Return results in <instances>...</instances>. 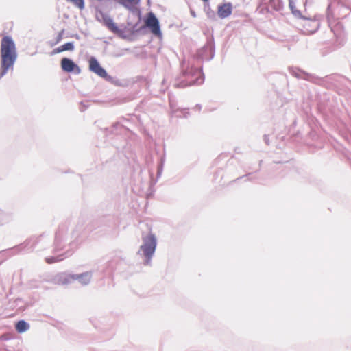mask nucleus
Listing matches in <instances>:
<instances>
[{
    "label": "nucleus",
    "mask_w": 351,
    "mask_h": 351,
    "mask_svg": "<svg viewBox=\"0 0 351 351\" xmlns=\"http://www.w3.org/2000/svg\"><path fill=\"white\" fill-rule=\"evenodd\" d=\"M118 2L125 8L130 10V6L138 5L140 2V0H119Z\"/></svg>",
    "instance_id": "obj_15"
},
{
    "label": "nucleus",
    "mask_w": 351,
    "mask_h": 351,
    "mask_svg": "<svg viewBox=\"0 0 351 351\" xmlns=\"http://www.w3.org/2000/svg\"><path fill=\"white\" fill-rule=\"evenodd\" d=\"M331 30H332V32H334L335 35H336V34H337V33H336V32H335V27H331Z\"/></svg>",
    "instance_id": "obj_25"
},
{
    "label": "nucleus",
    "mask_w": 351,
    "mask_h": 351,
    "mask_svg": "<svg viewBox=\"0 0 351 351\" xmlns=\"http://www.w3.org/2000/svg\"><path fill=\"white\" fill-rule=\"evenodd\" d=\"M198 72H199V81H201L200 82H199V84H202L204 82L205 77H204V74L203 73V69L202 67H199Z\"/></svg>",
    "instance_id": "obj_20"
},
{
    "label": "nucleus",
    "mask_w": 351,
    "mask_h": 351,
    "mask_svg": "<svg viewBox=\"0 0 351 351\" xmlns=\"http://www.w3.org/2000/svg\"><path fill=\"white\" fill-rule=\"evenodd\" d=\"M283 8V3L282 0H269L268 5L265 8L261 10V12L264 13L265 10L267 12H270V10L274 11H280Z\"/></svg>",
    "instance_id": "obj_10"
},
{
    "label": "nucleus",
    "mask_w": 351,
    "mask_h": 351,
    "mask_svg": "<svg viewBox=\"0 0 351 351\" xmlns=\"http://www.w3.org/2000/svg\"><path fill=\"white\" fill-rule=\"evenodd\" d=\"M62 69L66 72H74L76 74L81 73L80 68L73 60L69 58H64L61 60Z\"/></svg>",
    "instance_id": "obj_7"
},
{
    "label": "nucleus",
    "mask_w": 351,
    "mask_h": 351,
    "mask_svg": "<svg viewBox=\"0 0 351 351\" xmlns=\"http://www.w3.org/2000/svg\"><path fill=\"white\" fill-rule=\"evenodd\" d=\"M323 18L321 15H315L313 18L306 17L302 20V26L307 34H313L317 31L320 26V21Z\"/></svg>",
    "instance_id": "obj_5"
},
{
    "label": "nucleus",
    "mask_w": 351,
    "mask_h": 351,
    "mask_svg": "<svg viewBox=\"0 0 351 351\" xmlns=\"http://www.w3.org/2000/svg\"><path fill=\"white\" fill-rule=\"evenodd\" d=\"M244 177H247L249 180H252L253 179L255 178V177L253 176L252 173H249L245 175ZM241 178H242V177H240V178H238L237 179H241Z\"/></svg>",
    "instance_id": "obj_22"
},
{
    "label": "nucleus",
    "mask_w": 351,
    "mask_h": 351,
    "mask_svg": "<svg viewBox=\"0 0 351 351\" xmlns=\"http://www.w3.org/2000/svg\"><path fill=\"white\" fill-rule=\"evenodd\" d=\"M74 49L73 44L72 43H67L61 46V50L71 51Z\"/></svg>",
    "instance_id": "obj_19"
},
{
    "label": "nucleus",
    "mask_w": 351,
    "mask_h": 351,
    "mask_svg": "<svg viewBox=\"0 0 351 351\" xmlns=\"http://www.w3.org/2000/svg\"><path fill=\"white\" fill-rule=\"evenodd\" d=\"M89 64V69L93 73H95L100 77L105 78L107 77V72L106 70L102 68L97 60V59L94 57H91L88 60Z\"/></svg>",
    "instance_id": "obj_6"
},
{
    "label": "nucleus",
    "mask_w": 351,
    "mask_h": 351,
    "mask_svg": "<svg viewBox=\"0 0 351 351\" xmlns=\"http://www.w3.org/2000/svg\"><path fill=\"white\" fill-rule=\"evenodd\" d=\"M232 12V5L231 3L219 4L217 8V14L221 19H226L231 15Z\"/></svg>",
    "instance_id": "obj_9"
},
{
    "label": "nucleus",
    "mask_w": 351,
    "mask_h": 351,
    "mask_svg": "<svg viewBox=\"0 0 351 351\" xmlns=\"http://www.w3.org/2000/svg\"><path fill=\"white\" fill-rule=\"evenodd\" d=\"M145 25L155 36L160 39L162 38V34L160 29V23L154 13L149 12L147 14L145 20Z\"/></svg>",
    "instance_id": "obj_4"
},
{
    "label": "nucleus",
    "mask_w": 351,
    "mask_h": 351,
    "mask_svg": "<svg viewBox=\"0 0 351 351\" xmlns=\"http://www.w3.org/2000/svg\"><path fill=\"white\" fill-rule=\"evenodd\" d=\"M263 140L265 143L266 145H269V136L267 135V134H265L263 136Z\"/></svg>",
    "instance_id": "obj_23"
},
{
    "label": "nucleus",
    "mask_w": 351,
    "mask_h": 351,
    "mask_svg": "<svg viewBox=\"0 0 351 351\" xmlns=\"http://www.w3.org/2000/svg\"><path fill=\"white\" fill-rule=\"evenodd\" d=\"M17 59L15 43L12 38L5 36L1 43V70L0 78L3 77L9 70L13 69Z\"/></svg>",
    "instance_id": "obj_1"
},
{
    "label": "nucleus",
    "mask_w": 351,
    "mask_h": 351,
    "mask_svg": "<svg viewBox=\"0 0 351 351\" xmlns=\"http://www.w3.org/2000/svg\"><path fill=\"white\" fill-rule=\"evenodd\" d=\"M64 50H61V47H60L59 48H58L56 49V52L57 53H60V52H62V51H64Z\"/></svg>",
    "instance_id": "obj_24"
},
{
    "label": "nucleus",
    "mask_w": 351,
    "mask_h": 351,
    "mask_svg": "<svg viewBox=\"0 0 351 351\" xmlns=\"http://www.w3.org/2000/svg\"><path fill=\"white\" fill-rule=\"evenodd\" d=\"M204 1V3H206V2H208L210 0H202Z\"/></svg>",
    "instance_id": "obj_26"
},
{
    "label": "nucleus",
    "mask_w": 351,
    "mask_h": 351,
    "mask_svg": "<svg viewBox=\"0 0 351 351\" xmlns=\"http://www.w3.org/2000/svg\"><path fill=\"white\" fill-rule=\"evenodd\" d=\"M289 7L291 11L294 10V9H297L294 0H289Z\"/></svg>",
    "instance_id": "obj_21"
},
{
    "label": "nucleus",
    "mask_w": 351,
    "mask_h": 351,
    "mask_svg": "<svg viewBox=\"0 0 351 351\" xmlns=\"http://www.w3.org/2000/svg\"><path fill=\"white\" fill-rule=\"evenodd\" d=\"M291 13L296 19L303 20L305 17V16L302 15L301 12L298 9H294V10L291 11Z\"/></svg>",
    "instance_id": "obj_18"
},
{
    "label": "nucleus",
    "mask_w": 351,
    "mask_h": 351,
    "mask_svg": "<svg viewBox=\"0 0 351 351\" xmlns=\"http://www.w3.org/2000/svg\"><path fill=\"white\" fill-rule=\"evenodd\" d=\"M16 330L19 332H24L29 328V324L25 321H19L16 326Z\"/></svg>",
    "instance_id": "obj_16"
},
{
    "label": "nucleus",
    "mask_w": 351,
    "mask_h": 351,
    "mask_svg": "<svg viewBox=\"0 0 351 351\" xmlns=\"http://www.w3.org/2000/svg\"><path fill=\"white\" fill-rule=\"evenodd\" d=\"M92 275L89 272H85L81 274H76V280L82 285H87L91 280Z\"/></svg>",
    "instance_id": "obj_12"
},
{
    "label": "nucleus",
    "mask_w": 351,
    "mask_h": 351,
    "mask_svg": "<svg viewBox=\"0 0 351 351\" xmlns=\"http://www.w3.org/2000/svg\"><path fill=\"white\" fill-rule=\"evenodd\" d=\"M76 280V274H62L59 276L58 283L67 285Z\"/></svg>",
    "instance_id": "obj_11"
},
{
    "label": "nucleus",
    "mask_w": 351,
    "mask_h": 351,
    "mask_svg": "<svg viewBox=\"0 0 351 351\" xmlns=\"http://www.w3.org/2000/svg\"><path fill=\"white\" fill-rule=\"evenodd\" d=\"M215 56V43L213 36L206 37V44L199 49V59L209 61Z\"/></svg>",
    "instance_id": "obj_3"
},
{
    "label": "nucleus",
    "mask_w": 351,
    "mask_h": 351,
    "mask_svg": "<svg viewBox=\"0 0 351 351\" xmlns=\"http://www.w3.org/2000/svg\"><path fill=\"white\" fill-rule=\"evenodd\" d=\"M157 244V239L154 234L148 232L142 237V244L138 250V254L145 256L147 261L154 255Z\"/></svg>",
    "instance_id": "obj_2"
},
{
    "label": "nucleus",
    "mask_w": 351,
    "mask_h": 351,
    "mask_svg": "<svg viewBox=\"0 0 351 351\" xmlns=\"http://www.w3.org/2000/svg\"><path fill=\"white\" fill-rule=\"evenodd\" d=\"M204 10L209 19L212 20L216 19V13L214 10L211 9L209 1L204 3Z\"/></svg>",
    "instance_id": "obj_14"
},
{
    "label": "nucleus",
    "mask_w": 351,
    "mask_h": 351,
    "mask_svg": "<svg viewBox=\"0 0 351 351\" xmlns=\"http://www.w3.org/2000/svg\"><path fill=\"white\" fill-rule=\"evenodd\" d=\"M66 1L68 2L72 3L75 7H77L80 10H82L84 8V0H66Z\"/></svg>",
    "instance_id": "obj_17"
},
{
    "label": "nucleus",
    "mask_w": 351,
    "mask_h": 351,
    "mask_svg": "<svg viewBox=\"0 0 351 351\" xmlns=\"http://www.w3.org/2000/svg\"><path fill=\"white\" fill-rule=\"evenodd\" d=\"M97 19L102 22L106 27L113 32H119V29L117 25L114 23L113 20L107 14H104L102 12L99 13L97 16Z\"/></svg>",
    "instance_id": "obj_8"
},
{
    "label": "nucleus",
    "mask_w": 351,
    "mask_h": 351,
    "mask_svg": "<svg viewBox=\"0 0 351 351\" xmlns=\"http://www.w3.org/2000/svg\"><path fill=\"white\" fill-rule=\"evenodd\" d=\"M289 71L291 75L294 76L295 77L298 79H305L306 80L307 77L306 76H308V74L305 73L304 71H300L298 68H294L292 66L289 67Z\"/></svg>",
    "instance_id": "obj_13"
},
{
    "label": "nucleus",
    "mask_w": 351,
    "mask_h": 351,
    "mask_svg": "<svg viewBox=\"0 0 351 351\" xmlns=\"http://www.w3.org/2000/svg\"><path fill=\"white\" fill-rule=\"evenodd\" d=\"M198 108H199V110H200V109H201V106H200V105H199V106H198Z\"/></svg>",
    "instance_id": "obj_27"
}]
</instances>
